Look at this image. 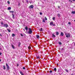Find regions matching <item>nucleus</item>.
<instances>
[{"instance_id": "1", "label": "nucleus", "mask_w": 75, "mask_h": 75, "mask_svg": "<svg viewBox=\"0 0 75 75\" xmlns=\"http://www.w3.org/2000/svg\"><path fill=\"white\" fill-rule=\"evenodd\" d=\"M1 24L3 25V27H5L6 28H7L8 27V25L7 23H4L3 22H2L1 23Z\"/></svg>"}, {"instance_id": "2", "label": "nucleus", "mask_w": 75, "mask_h": 75, "mask_svg": "<svg viewBox=\"0 0 75 75\" xmlns=\"http://www.w3.org/2000/svg\"><path fill=\"white\" fill-rule=\"evenodd\" d=\"M32 33H33V31L31 30V29L30 28H29V31L28 32V34H32Z\"/></svg>"}, {"instance_id": "3", "label": "nucleus", "mask_w": 75, "mask_h": 75, "mask_svg": "<svg viewBox=\"0 0 75 75\" xmlns=\"http://www.w3.org/2000/svg\"><path fill=\"white\" fill-rule=\"evenodd\" d=\"M65 35H66L67 38H69V37H70V36H71L70 35V33H68L67 34L66 33H65Z\"/></svg>"}, {"instance_id": "4", "label": "nucleus", "mask_w": 75, "mask_h": 75, "mask_svg": "<svg viewBox=\"0 0 75 75\" xmlns=\"http://www.w3.org/2000/svg\"><path fill=\"white\" fill-rule=\"evenodd\" d=\"M6 68L7 69V70H9V69H10V67H9V66L8 65V64H7V63L6 64Z\"/></svg>"}, {"instance_id": "5", "label": "nucleus", "mask_w": 75, "mask_h": 75, "mask_svg": "<svg viewBox=\"0 0 75 75\" xmlns=\"http://www.w3.org/2000/svg\"><path fill=\"white\" fill-rule=\"evenodd\" d=\"M34 7V6L33 5H30L29 7V8H33Z\"/></svg>"}, {"instance_id": "6", "label": "nucleus", "mask_w": 75, "mask_h": 75, "mask_svg": "<svg viewBox=\"0 0 75 75\" xmlns=\"http://www.w3.org/2000/svg\"><path fill=\"white\" fill-rule=\"evenodd\" d=\"M53 24H54V23L52 21H51L50 23V25H52Z\"/></svg>"}, {"instance_id": "7", "label": "nucleus", "mask_w": 75, "mask_h": 75, "mask_svg": "<svg viewBox=\"0 0 75 75\" xmlns=\"http://www.w3.org/2000/svg\"><path fill=\"white\" fill-rule=\"evenodd\" d=\"M12 16L13 18V19H15V17L14 16V13H12Z\"/></svg>"}, {"instance_id": "8", "label": "nucleus", "mask_w": 75, "mask_h": 75, "mask_svg": "<svg viewBox=\"0 0 75 75\" xmlns=\"http://www.w3.org/2000/svg\"><path fill=\"white\" fill-rule=\"evenodd\" d=\"M36 37L37 38H39V37H40V36L38 35H36Z\"/></svg>"}, {"instance_id": "9", "label": "nucleus", "mask_w": 75, "mask_h": 75, "mask_svg": "<svg viewBox=\"0 0 75 75\" xmlns=\"http://www.w3.org/2000/svg\"><path fill=\"white\" fill-rule=\"evenodd\" d=\"M60 34L62 36H63V35H64V33L62 32H61Z\"/></svg>"}, {"instance_id": "10", "label": "nucleus", "mask_w": 75, "mask_h": 75, "mask_svg": "<svg viewBox=\"0 0 75 75\" xmlns=\"http://www.w3.org/2000/svg\"><path fill=\"white\" fill-rule=\"evenodd\" d=\"M11 47L12 48H13V49H14L15 48L14 47V45H11Z\"/></svg>"}, {"instance_id": "11", "label": "nucleus", "mask_w": 75, "mask_h": 75, "mask_svg": "<svg viewBox=\"0 0 75 75\" xmlns=\"http://www.w3.org/2000/svg\"><path fill=\"white\" fill-rule=\"evenodd\" d=\"M20 73L21 74V75H24V74H23V73L22 71H20Z\"/></svg>"}, {"instance_id": "12", "label": "nucleus", "mask_w": 75, "mask_h": 75, "mask_svg": "<svg viewBox=\"0 0 75 75\" xmlns=\"http://www.w3.org/2000/svg\"><path fill=\"white\" fill-rule=\"evenodd\" d=\"M25 29L26 30V31H27L28 30V28L27 27H25Z\"/></svg>"}, {"instance_id": "13", "label": "nucleus", "mask_w": 75, "mask_h": 75, "mask_svg": "<svg viewBox=\"0 0 75 75\" xmlns=\"http://www.w3.org/2000/svg\"><path fill=\"white\" fill-rule=\"evenodd\" d=\"M52 36L54 38H55V35L54 34H52Z\"/></svg>"}, {"instance_id": "14", "label": "nucleus", "mask_w": 75, "mask_h": 75, "mask_svg": "<svg viewBox=\"0 0 75 75\" xmlns=\"http://www.w3.org/2000/svg\"><path fill=\"white\" fill-rule=\"evenodd\" d=\"M40 31H42V28H41L39 30Z\"/></svg>"}, {"instance_id": "15", "label": "nucleus", "mask_w": 75, "mask_h": 75, "mask_svg": "<svg viewBox=\"0 0 75 75\" xmlns=\"http://www.w3.org/2000/svg\"><path fill=\"white\" fill-rule=\"evenodd\" d=\"M59 35V33L58 32H56V35Z\"/></svg>"}, {"instance_id": "16", "label": "nucleus", "mask_w": 75, "mask_h": 75, "mask_svg": "<svg viewBox=\"0 0 75 75\" xmlns=\"http://www.w3.org/2000/svg\"><path fill=\"white\" fill-rule=\"evenodd\" d=\"M58 43L59 44V45H62V43H61V42H59Z\"/></svg>"}, {"instance_id": "17", "label": "nucleus", "mask_w": 75, "mask_h": 75, "mask_svg": "<svg viewBox=\"0 0 75 75\" xmlns=\"http://www.w3.org/2000/svg\"><path fill=\"white\" fill-rule=\"evenodd\" d=\"M7 31H8V32H9V33H10V32H11V30H10L8 29H7Z\"/></svg>"}, {"instance_id": "18", "label": "nucleus", "mask_w": 75, "mask_h": 75, "mask_svg": "<svg viewBox=\"0 0 75 75\" xmlns=\"http://www.w3.org/2000/svg\"><path fill=\"white\" fill-rule=\"evenodd\" d=\"M3 67H4L3 69L4 70L6 69V67H5V65H4L3 66Z\"/></svg>"}, {"instance_id": "19", "label": "nucleus", "mask_w": 75, "mask_h": 75, "mask_svg": "<svg viewBox=\"0 0 75 75\" xmlns=\"http://www.w3.org/2000/svg\"><path fill=\"white\" fill-rule=\"evenodd\" d=\"M28 48L29 49V50H30L31 49V47L30 46H28Z\"/></svg>"}, {"instance_id": "20", "label": "nucleus", "mask_w": 75, "mask_h": 75, "mask_svg": "<svg viewBox=\"0 0 75 75\" xmlns=\"http://www.w3.org/2000/svg\"><path fill=\"white\" fill-rule=\"evenodd\" d=\"M8 10H11V7H8Z\"/></svg>"}, {"instance_id": "21", "label": "nucleus", "mask_w": 75, "mask_h": 75, "mask_svg": "<svg viewBox=\"0 0 75 75\" xmlns=\"http://www.w3.org/2000/svg\"><path fill=\"white\" fill-rule=\"evenodd\" d=\"M14 36H15V34L13 33L12 35V37H14Z\"/></svg>"}, {"instance_id": "22", "label": "nucleus", "mask_w": 75, "mask_h": 75, "mask_svg": "<svg viewBox=\"0 0 75 75\" xmlns=\"http://www.w3.org/2000/svg\"><path fill=\"white\" fill-rule=\"evenodd\" d=\"M20 45H21V43H20V42H19L18 45V46L20 47Z\"/></svg>"}, {"instance_id": "23", "label": "nucleus", "mask_w": 75, "mask_h": 75, "mask_svg": "<svg viewBox=\"0 0 75 75\" xmlns=\"http://www.w3.org/2000/svg\"><path fill=\"white\" fill-rule=\"evenodd\" d=\"M37 59H40V56H37Z\"/></svg>"}, {"instance_id": "24", "label": "nucleus", "mask_w": 75, "mask_h": 75, "mask_svg": "<svg viewBox=\"0 0 75 75\" xmlns=\"http://www.w3.org/2000/svg\"><path fill=\"white\" fill-rule=\"evenodd\" d=\"M54 70L55 71H57V69H56V68H55L54 69Z\"/></svg>"}, {"instance_id": "25", "label": "nucleus", "mask_w": 75, "mask_h": 75, "mask_svg": "<svg viewBox=\"0 0 75 75\" xmlns=\"http://www.w3.org/2000/svg\"><path fill=\"white\" fill-rule=\"evenodd\" d=\"M72 14H75V11H72Z\"/></svg>"}, {"instance_id": "26", "label": "nucleus", "mask_w": 75, "mask_h": 75, "mask_svg": "<svg viewBox=\"0 0 75 75\" xmlns=\"http://www.w3.org/2000/svg\"><path fill=\"white\" fill-rule=\"evenodd\" d=\"M57 16L58 17H60V14H57Z\"/></svg>"}, {"instance_id": "27", "label": "nucleus", "mask_w": 75, "mask_h": 75, "mask_svg": "<svg viewBox=\"0 0 75 75\" xmlns=\"http://www.w3.org/2000/svg\"><path fill=\"white\" fill-rule=\"evenodd\" d=\"M45 20H47V18L46 17H45Z\"/></svg>"}, {"instance_id": "28", "label": "nucleus", "mask_w": 75, "mask_h": 75, "mask_svg": "<svg viewBox=\"0 0 75 75\" xmlns=\"http://www.w3.org/2000/svg\"><path fill=\"white\" fill-rule=\"evenodd\" d=\"M40 15H42V13L41 12H40Z\"/></svg>"}, {"instance_id": "29", "label": "nucleus", "mask_w": 75, "mask_h": 75, "mask_svg": "<svg viewBox=\"0 0 75 75\" xmlns=\"http://www.w3.org/2000/svg\"><path fill=\"white\" fill-rule=\"evenodd\" d=\"M55 17L52 18V20H55Z\"/></svg>"}, {"instance_id": "30", "label": "nucleus", "mask_w": 75, "mask_h": 75, "mask_svg": "<svg viewBox=\"0 0 75 75\" xmlns=\"http://www.w3.org/2000/svg\"><path fill=\"white\" fill-rule=\"evenodd\" d=\"M21 37H23V34H21Z\"/></svg>"}, {"instance_id": "31", "label": "nucleus", "mask_w": 75, "mask_h": 75, "mask_svg": "<svg viewBox=\"0 0 75 75\" xmlns=\"http://www.w3.org/2000/svg\"><path fill=\"white\" fill-rule=\"evenodd\" d=\"M10 12L11 13H14V11H11Z\"/></svg>"}, {"instance_id": "32", "label": "nucleus", "mask_w": 75, "mask_h": 75, "mask_svg": "<svg viewBox=\"0 0 75 75\" xmlns=\"http://www.w3.org/2000/svg\"><path fill=\"white\" fill-rule=\"evenodd\" d=\"M7 3H8V4H10V2L9 1H8Z\"/></svg>"}, {"instance_id": "33", "label": "nucleus", "mask_w": 75, "mask_h": 75, "mask_svg": "<svg viewBox=\"0 0 75 75\" xmlns=\"http://www.w3.org/2000/svg\"><path fill=\"white\" fill-rule=\"evenodd\" d=\"M50 73H52V71H50Z\"/></svg>"}, {"instance_id": "34", "label": "nucleus", "mask_w": 75, "mask_h": 75, "mask_svg": "<svg viewBox=\"0 0 75 75\" xmlns=\"http://www.w3.org/2000/svg\"><path fill=\"white\" fill-rule=\"evenodd\" d=\"M25 69V67H23V69Z\"/></svg>"}, {"instance_id": "35", "label": "nucleus", "mask_w": 75, "mask_h": 75, "mask_svg": "<svg viewBox=\"0 0 75 75\" xmlns=\"http://www.w3.org/2000/svg\"><path fill=\"white\" fill-rule=\"evenodd\" d=\"M43 22H44V23H45V20H43Z\"/></svg>"}, {"instance_id": "36", "label": "nucleus", "mask_w": 75, "mask_h": 75, "mask_svg": "<svg viewBox=\"0 0 75 75\" xmlns=\"http://www.w3.org/2000/svg\"><path fill=\"white\" fill-rule=\"evenodd\" d=\"M66 72H68V70H66Z\"/></svg>"}, {"instance_id": "37", "label": "nucleus", "mask_w": 75, "mask_h": 75, "mask_svg": "<svg viewBox=\"0 0 75 75\" xmlns=\"http://www.w3.org/2000/svg\"><path fill=\"white\" fill-rule=\"evenodd\" d=\"M68 24H69V25H70V24H71V22H69V23H68Z\"/></svg>"}, {"instance_id": "38", "label": "nucleus", "mask_w": 75, "mask_h": 75, "mask_svg": "<svg viewBox=\"0 0 75 75\" xmlns=\"http://www.w3.org/2000/svg\"><path fill=\"white\" fill-rule=\"evenodd\" d=\"M58 8H60V7L59 6H58Z\"/></svg>"}, {"instance_id": "39", "label": "nucleus", "mask_w": 75, "mask_h": 75, "mask_svg": "<svg viewBox=\"0 0 75 75\" xmlns=\"http://www.w3.org/2000/svg\"><path fill=\"white\" fill-rule=\"evenodd\" d=\"M27 3H28V0L26 1Z\"/></svg>"}, {"instance_id": "40", "label": "nucleus", "mask_w": 75, "mask_h": 75, "mask_svg": "<svg viewBox=\"0 0 75 75\" xmlns=\"http://www.w3.org/2000/svg\"><path fill=\"white\" fill-rule=\"evenodd\" d=\"M2 54V53H0V55H1Z\"/></svg>"}, {"instance_id": "41", "label": "nucleus", "mask_w": 75, "mask_h": 75, "mask_svg": "<svg viewBox=\"0 0 75 75\" xmlns=\"http://www.w3.org/2000/svg\"><path fill=\"white\" fill-rule=\"evenodd\" d=\"M53 25V26H54L55 25V24H53V25Z\"/></svg>"}, {"instance_id": "42", "label": "nucleus", "mask_w": 75, "mask_h": 75, "mask_svg": "<svg viewBox=\"0 0 75 75\" xmlns=\"http://www.w3.org/2000/svg\"><path fill=\"white\" fill-rule=\"evenodd\" d=\"M17 67H18V64H17Z\"/></svg>"}, {"instance_id": "43", "label": "nucleus", "mask_w": 75, "mask_h": 75, "mask_svg": "<svg viewBox=\"0 0 75 75\" xmlns=\"http://www.w3.org/2000/svg\"><path fill=\"white\" fill-rule=\"evenodd\" d=\"M0 36H1V37L2 36V35H1V34H0Z\"/></svg>"}, {"instance_id": "44", "label": "nucleus", "mask_w": 75, "mask_h": 75, "mask_svg": "<svg viewBox=\"0 0 75 75\" xmlns=\"http://www.w3.org/2000/svg\"><path fill=\"white\" fill-rule=\"evenodd\" d=\"M0 50H1V48L0 47Z\"/></svg>"}, {"instance_id": "45", "label": "nucleus", "mask_w": 75, "mask_h": 75, "mask_svg": "<svg viewBox=\"0 0 75 75\" xmlns=\"http://www.w3.org/2000/svg\"><path fill=\"white\" fill-rule=\"evenodd\" d=\"M57 65L58 66L59 65L58 63H57Z\"/></svg>"}, {"instance_id": "46", "label": "nucleus", "mask_w": 75, "mask_h": 75, "mask_svg": "<svg viewBox=\"0 0 75 75\" xmlns=\"http://www.w3.org/2000/svg\"><path fill=\"white\" fill-rule=\"evenodd\" d=\"M73 0V1H75V0Z\"/></svg>"}, {"instance_id": "47", "label": "nucleus", "mask_w": 75, "mask_h": 75, "mask_svg": "<svg viewBox=\"0 0 75 75\" xmlns=\"http://www.w3.org/2000/svg\"><path fill=\"white\" fill-rule=\"evenodd\" d=\"M30 4H31V2H30Z\"/></svg>"}, {"instance_id": "48", "label": "nucleus", "mask_w": 75, "mask_h": 75, "mask_svg": "<svg viewBox=\"0 0 75 75\" xmlns=\"http://www.w3.org/2000/svg\"><path fill=\"white\" fill-rule=\"evenodd\" d=\"M74 21H75V20H74Z\"/></svg>"}, {"instance_id": "49", "label": "nucleus", "mask_w": 75, "mask_h": 75, "mask_svg": "<svg viewBox=\"0 0 75 75\" xmlns=\"http://www.w3.org/2000/svg\"><path fill=\"white\" fill-rule=\"evenodd\" d=\"M71 2H72V1H71Z\"/></svg>"}]
</instances>
